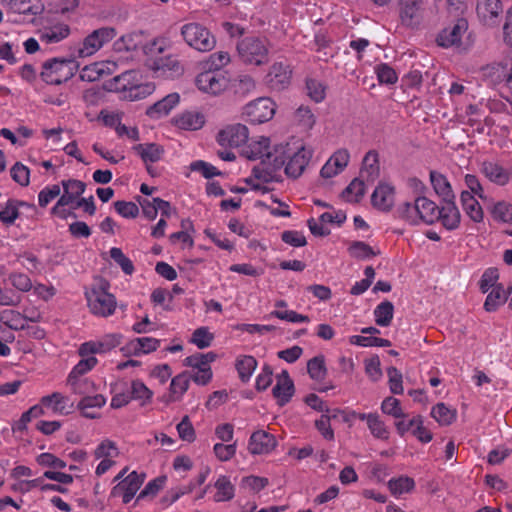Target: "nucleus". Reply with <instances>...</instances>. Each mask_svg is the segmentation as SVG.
Returning a JSON list of instances; mask_svg holds the SVG:
<instances>
[{
	"label": "nucleus",
	"instance_id": "f257e3e1",
	"mask_svg": "<svg viewBox=\"0 0 512 512\" xmlns=\"http://www.w3.org/2000/svg\"><path fill=\"white\" fill-rule=\"evenodd\" d=\"M312 156L313 149L301 140L276 144L269 155L270 166L253 168L252 175L247 177L246 182L251 184L253 189L262 190L264 184L278 179L281 169H284L288 177L298 178L305 171Z\"/></svg>",
	"mask_w": 512,
	"mask_h": 512
},
{
	"label": "nucleus",
	"instance_id": "f03ea898",
	"mask_svg": "<svg viewBox=\"0 0 512 512\" xmlns=\"http://www.w3.org/2000/svg\"><path fill=\"white\" fill-rule=\"evenodd\" d=\"M115 61L98 62V89L116 93L123 100L137 101L144 99L155 91L152 82H143L139 71L128 70L112 78H106L117 71Z\"/></svg>",
	"mask_w": 512,
	"mask_h": 512
},
{
	"label": "nucleus",
	"instance_id": "7ed1b4c3",
	"mask_svg": "<svg viewBox=\"0 0 512 512\" xmlns=\"http://www.w3.org/2000/svg\"><path fill=\"white\" fill-rule=\"evenodd\" d=\"M95 353L96 345L93 342L83 343L79 348V355L82 359L72 368L66 379V383L73 393L85 397L91 396L94 392V380L86 375L96 366Z\"/></svg>",
	"mask_w": 512,
	"mask_h": 512
},
{
	"label": "nucleus",
	"instance_id": "20e7f679",
	"mask_svg": "<svg viewBox=\"0 0 512 512\" xmlns=\"http://www.w3.org/2000/svg\"><path fill=\"white\" fill-rule=\"evenodd\" d=\"M398 214L411 225L432 224L438 219V207L427 197L419 196L413 202L399 205Z\"/></svg>",
	"mask_w": 512,
	"mask_h": 512
},
{
	"label": "nucleus",
	"instance_id": "39448f33",
	"mask_svg": "<svg viewBox=\"0 0 512 512\" xmlns=\"http://www.w3.org/2000/svg\"><path fill=\"white\" fill-rule=\"evenodd\" d=\"M241 61L247 65L262 66L268 62L269 46L265 39L246 37L237 45Z\"/></svg>",
	"mask_w": 512,
	"mask_h": 512
},
{
	"label": "nucleus",
	"instance_id": "423d86ee",
	"mask_svg": "<svg viewBox=\"0 0 512 512\" xmlns=\"http://www.w3.org/2000/svg\"><path fill=\"white\" fill-rule=\"evenodd\" d=\"M228 73L220 69H206L200 72L195 79V85L202 93L218 96L229 87Z\"/></svg>",
	"mask_w": 512,
	"mask_h": 512
},
{
	"label": "nucleus",
	"instance_id": "0eeeda50",
	"mask_svg": "<svg viewBox=\"0 0 512 512\" xmlns=\"http://www.w3.org/2000/svg\"><path fill=\"white\" fill-rule=\"evenodd\" d=\"M181 35L184 41L195 50L207 52L216 45L215 37L199 23H188L182 26Z\"/></svg>",
	"mask_w": 512,
	"mask_h": 512
},
{
	"label": "nucleus",
	"instance_id": "6e6552de",
	"mask_svg": "<svg viewBox=\"0 0 512 512\" xmlns=\"http://www.w3.org/2000/svg\"><path fill=\"white\" fill-rule=\"evenodd\" d=\"M481 77L488 85L497 87L512 82V56L493 62L481 69Z\"/></svg>",
	"mask_w": 512,
	"mask_h": 512
},
{
	"label": "nucleus",
	"instance_id": "1a4fd4ad",
	"mask_svg": "<svg viewBox=\"0 0 512 512\" xmlns=\"http://www.w3.org/2000/svg\"><path fill=\"white\" fill-rule=\"evenodd\" d=\"M40 76L47 84L60 85L73 76V63L57 58L48 60L43 64Z\"/></svg>",
	"mask_w": 512,
	"mask_h": 512
},
{
	"label": "nucleus",
	"instance_id": "9d476101",
	"mask_svg": "<svg viewBox=\"0 0 512 512\" xmlns=\"http://www.w3.org/2000/svg\"><path fill=\"white\" fill-rule=\"evenodd\" d=\"M276 104L269 97H260L243 107V115L254 124L271 120L276 112Z\"/></svg>",
	"mask_w": 512,
	"mask_h": 512
},
{
	"label": "nucleus",
	"instance_id": "9b49d317",
	"mask_svg": "<svg viewBox=\"0 0 512 512\" xmlns=\"http://www.w3.org/2000/svg\"><path fill=\"white\" fill-rule=\"evenodd\" d=\"M468 22L464 18L457 19L453 24L444 28L437 37V43L444 47H455L459 50H465L464 38L467 35Z\"/></svg>",
	"mask_w": 512,
	"mask_h": 512
},
{
	"label": "nucleus",
	"instance_id": "f8f14e48",
	"mask_svg": "<svg viewBox=\"0 0 512 512\" xmlns=\"http://www.w3.org/2000/svg\"><path fill=\"white\" fill-rule=\"evenodd\" d=\"M62 186L64 193L62 194L61 203H69L70 208H80L85 206V211L90 214L94 211L93 196L89 197V201L80 198L85 190V184L79 180H63Z\"/></svg>",
	"mask_w": 512,
	"mask_h": 512
},
{
	"label": "nucleus",
	"instance_id": "ddd939ff",
	"mask_svg": "<svg viewBox=\"0 0 512 512\" xmlns=\"http://www.w3.org/2000/svg\"><path fill=\"white\" fill-rule=\"evenodd\" d=\"M292 69L285 61H275L268 69L264 82L272 91H283L291 83Z\"/></svg>",
	"mask_w": 512,
	"mask_h": 512
},
{
	"label": "nucleus",
	"instance_id": "4468645a",
	"mask_svg": "<svg viewBox=\"0 0 512 512\" xmlns=\"http://www.w3.org/2000/svg\"><path fill=\"white\" fill-rule=\"evenodd\" d=\"M273 147L270 146V139L266 136H257L250 140L243 149L242 154L250 160L260 159V163L253 168H268L270 166L269 155L272 154Z\"/></svg>",
	"mask_w": 512,
	"mask_h": 512
},
{
	"label": "nucleus",
	"instance_id": "2eb2a0df",
	"mask_svg": "<svg viewBox=\"0 0 512 512\" xmlns=\"http://www.w3.org/2000/svg\"><path fill=\"white\" fill-rule=\"evenodd\" d=\"M340 413L343 414L344 421H350L354 418L366 421L367 428L374 438L379 440H387L389 438V429L377 413H357L355 411H341Z\"/></svg>",
	"mask_w": 512,
	"mask_h": 512
},
{
	"label": "nucleus",
	"instance_id": "dca6fc26",
	"mask_svg": "<svg viewBox=\"0 0 512 512\" xmlns=\"http://www.w3.org/2000/svg\"><path fill=\"white\" fill-rule=\"evenodd\" d=\"M123 113L116 110H102L98 119L101 118L103 124L113 128L119 137H126L129 140L137 141L139 139V131L134 126H126L121 124Z\"/></svg>",
	"mask_w": 512,
	"mask_h": 512
},
{
	"label": "nucleus",
	"instance_id": "f3484780",
	"mask_svg": "<svg viewBox=\"0 0 512 512\" xmlns=\"http://www.w3.org/2000/svg\"><path fill=\"white\" fill-rule=\"evenodd\" d=\"M248 138V128L240 123L225 126L217 135V141L221 146L231 148L242 146L248 141Z\"/></svg>",
	"mask_w": 512,
	"mask_h": 512
},
{
	"label": "nucleus",
	"instance_id": "a211bd4d",
	"mask_svg": "<svg viewBox=\"0 0 512 512\" xmlns=\"http://www.w3.org/2000/svg\"><path fill=\"white\" fill-rule=\"evenodd\" d=\"M502 12L503 5L501 0H477L476 14L479 21L485 26H497Z\"/></svg>",
	"mask_w": 512,
	"mask_h": 512
},
{
	"label": "nucleus",
	"instance_id": "6ab92c4d",
	"mask_svg": "<svg viewBox=\"0 0 512 512\" xmlns=\"http://www.w3.org/2000/svg\"><path fill=\"white\" fill-rule=\"evenodd\" d=\"M145 480V474H138L132 471L125 478H123L113 489L115 495H121L124 503H129Z\"/></svg>",
	"mask_w": 512,
	"mask_h": 512
},
{
	"label": "nucleus",
	"instance_id": "aec40b11",
	"mask_svg": "<svg viewBox=\"0 0 512 512\" xmlns=\"http://www.w3.org/2000/svg\"><path fill=\"white\" fill-rule=\"evenodd\" d=\"M349 161V151L345 148H340L336 150L323 165L320 175L326 179L333 178L344 171Z\"/></svg>",
	"mask_w": 512,
	"mask_h": 512
},
{
	"label": "nucleus",
	"instance_id": "412c9836",
	"mask_svg": "<svg viewBox=\"0 0 512 512\" xmlns=\"http://www.w3.org/2000/svg\"><path fill=\"white\" fill-rule=\"evenodd\" d=\"M171 122L178 129L196 131L204 126L206 118L205 115L198 110H186L175 115Z\"/></svg>",
	"mask_w": 512,
	"mask_h": 512
},
{
	"label": "nucleus",
	"instance_id": "4be33fe9",
	"mask_svg": "<svg viewBox=\"0 0 512 512\" xmlns=\"http://www.w3.org/2000/svg\"><path fill=\"white\" fill-rule=\"evenodd\" d=\"M277 445L272 434L264 430L255 431L249 439L248 450L253 455L269 454Z\"/></svg>",
	"mask_w": 512,
	"mask_h": 512
},
{
	"label": "nucleus",
	"instance_id": "5701e85b",
	"mask_svg": "<svg viewBox=\"0 0 512 512\" xmlns=\"http://www.w3.org/2000/svg\"><path fill=\"white\" fill-rule=\"evenodd\" d=\"M373 207L381 211H389L395 202V188L387 182H380L371 196Z\"/></svg>",
	"mask_w": 512,
	"mask_h": 512
},
{
	"label": "nucleus",
	"instance_id": "b1692460",
	"mask_svg": "<svg viewBox=\"0 0 512 512\" xmlns=\"http://www.w3.org/2000/svg\"><path fill=\"white\" fill-rule=\"evenodd\" d=\"M180 95L177 92L170 93L149 106L146 110V115L151 119H161L170 114L180 103Z\"/></svg>",
	"mask_w": 512,
	"mask_h": 512
},
{
	"label": "nucleus",
	"instance_id": "393cba45",
	"mask_svg": "<svg viewBox=\"0 0 512 512\" xmlns=\"http://www.w3.org/2000/svg\"><path fill=\"white\" fill-rule=\"evenodd\" d=\"M40 406L50 409L53 413L59 415H68L73 411V403L70 402L69 397L60 392H54L50 395L44 396L40 400Z\"/></svg>",
	"mask_w": 512,
	"mask_h": 512
},
{
	"label": "nucleus",
	"instance_id": "a878e982",
	"mask_svg": "<svg viewBox=\"0 0 512 512\" xmlns=\"http://www.w3.org/2000/svg\"><path fill=\"white\" fill-rule=\"evenodd\" d=\"M70 35V27L64 22H55L39 30V39L45 44H56Z\"/></svg>",
	"mask_w": 512,
	"mask_h": 512
},
{
	"label": "nucleus",
	"instance_id": "bb28decb",
	"mask_svg": "<svg viewBox=\"0 0 512 512\" xmlns=\"http://www.w3.org/2000/svg\"><path fill=\"white\" fill-rule=\"evenodd\" d=\"M119 450L110 440H104L98 445V475L107 472L116 463Z\"/></svg>",
	"mask_w": 512,
	"mask_h": 512
},
{
	"label": "nucleus",
	"instance_id": "cd10ccee",
	"mask_svg": "<svg viewBox=\"0 0 512 512\" xmlns=\"http://www.w3.org/2000/svg\"><path fill=\"white\" fill-rule=\"evenodd\" d=\"M481 172L492 183L505 186L510 181V173L497 162L485 161L481 165Z\"/></svg>",
	"mask_w": 512,
	"mask_h": 512
},
{
	"label": "nucleus",
	"instance_id": "c85d7f7f",
	"mask_svg": "<svg viewBox=\"0 0 512 512\" xmlns=\"http://www.w3.org/2000/svg\"><path fill=\"white\" fill-rule=\"evenodd\" d=\"M422 0H399L400 18L404 25L411 26L421 17Z\"/></svg>",
	"mask_w": 512,
	"mask_h": 512
},
{
	"label": "nucleus",
	"instance_id": "c756f323",
	"mask_svg": "<svg viewBox=\"0 0 512 512\" xmlns=\"http://www.w3.org/2000/svg\"><path fill=\"white\" fill-rule=\"evenodd\" d=\"M444 202L441 209H438V219L447 230H454L458 228L461 220L459 209L454 200Z\"/></svg>",
	"mask_w": 512,
	"mask_h": 512
},
{
	"label": "nucleus",
	"instance_id": "7c9ffc66",
	"mask_svg": "<svg viewBox=\"0 0 512 512\" xmlns=\"http://www.w3.org/2000/svg\"><path fill=\"white\" fill-rule=\"evenodd\" d=\"M429 178L434 192L440 198H442L443 201H450L455 199L452 186L444 174L432 170L430 171Z\"/></svg>",
	"mask_w": 512,
	"mask_h": 512
},
{
	"label": "nucleus",
	"instance_id": "2f4dec72",
	"mask_svg": "<svg viewBox=\"0 0 512 512\" xmlns=\"http://www.w3.org/2000/svg\"><path fill=\"white\" fill-rule=\"evenodd\" d=\"M294 393V385L288 373L283 371L277 377V383L273 388V395L280 405H285Z\"/></svg>",
	"mask_w": 512,
	"mask_h": 512
},
{
	"label": "nucleus",
	"instance_id": "473e14b6",
	"mask_svg": "<svg viewBox=\"0 0 512 512\" xmlns=\"http://www.w3.org/2000/svg\"><path fill=\"white\" fill-rule=\"evenodd\" d=\"M477 195H473L468 191H463L460 195L461 205L467 216L474 222L483 220V210L480 206Z\"/></svg>",
	"mask_w": 512,
	"mask_h": 512
},
{
	"label": "nucleus",
	"instance_id": "72a5a7b5",
	"mask_svg": "<svg viewBox=\"0 0 512 512\" xmlns=\"http://www.w3.org/2000/svg\"><path fill=\"white\" fill-rule=\"evenodd\" d=\"M160 346V340L153 337H141L132 340L128 344V353L141 356L156 351Z\"/></svg>",
	"mask_w": 512,
	"mask_h": 512
},
{
	"label": "nucleus",
	"instance_id": "f704fd0d",
	"mask_svg": "<svg viewBox=\"0 0 512 512\" xmlns=\"http://www.w3.org/2000/svg\"><path fill=\"white\" fill-rule=\"evenodd\" d=\"M388 489L390 493L396 497L399 498L403 496L404 494H409L413 492L415 489V481L413 478L407 476V475H400L397 477L391 478L387 482Z\"/></svg>",
	"mask_w": 512,
	"mask_h": 512
},
{
	"label": "nucleus",
	"instance_id": "c9c22d12",
	"mask_svg": "<svg viewBox=\"0 0 512 512\" xmlns=\"http://www.w3.org/2000/svg\"><path fill=\"white\" fill-rule=\"evenodd\" d=\"M380 173L379 158L375 151H369L362 163L361 177L366 178L367 181L373 182L378 178Z\"/></svg>",
	"mask_w": 512,
	"mask_h": 512
},
{
	"label": "nucleus",
	"instance_id": "e433bc0d",
	"mask_svg": "<svg viewBox=\"0 0 512 512\" xmlns=\"http://www.w3.org/2000/svg\"><path fill=\"white\" fill-rule=\"evenodd\" d=\"M216 493L214 495L215 502L229 501L234 497V486L230 478L226 475H220L214 483Z\"/></svg>",
	"mask_w": 512,
	"mask_h": 512
},
{
	"label": "nucleus",
	"instance_id": "4c0bfd02",
	"mask_svg": "<svg viewBox=\"0 0 512 512\" xmlns=\"http://www.w3.org/2000/svg\"><path fill=\"white\" fill-rule=\"evenodd\" d=\"M189 387V376L181 373L175 376L170 384L168 401L175 402L182 398Z\"/></svg>",
	"mask_w": 512,
	"mask_h": 512
},
{
	"label": "nucleus",
	"instance_id": "58836bf2",
	"mask_svg": "<svg viewBox=\"0 0 512 512\" xmlns=\"http://www.w3.org/2000/svg\"><path fill=\"white\" fill-rule=\"evenodd\" d=\"M153 391L150 390L141 380L131 382V399L139 402L140 406H146L151 403Z\"/></svg>",
	"mask_w": 512,
	"mask_h": 512
},
{
	"label": "nucleus",
	"instance_id": "ea45409f",
	"mask_svg": "<svg viewBox=\"0 0 512 512\" xmlns=\"http://www.w3.org/2000/svg\"><path fill=\"white\" fill-rule=\"evenodd\" d=\"M394 314V306L389 301L381 302L374 309V317L377 325L387 327L390 325Z\"/></svg>",
	"mask_w": 512,
	"mask_h": 512
},
{
	"label": "nucleus",
	"instance_id": "a19ab883",
	"mask_svg": "<svg viewBox=\"0 0 512 512\" xmlns=\"http://www.w3.org/2000/svg\"><path fill=\"white\" fill-rule=\"evenodd\" d=\"M116 307L117 301L113 294L98 292V316L108 317L115 312Z\"/></svg>",
	"mask_w": 512,
	"mask_h": 512
},
{
	"label": "nucleus",
	"instance_id": "79ce46f5",
	"mask_svg": "<svg viewBox=\"0 0 512 512\" xmlns=\"http://www.w3.org/2000/svg\"><path fill=\"white\" fill-rule=\"evenodd\" d=\"M365 194V184L362 179L355 178L343 192V198L351 203L359 202Z\"/></svg>",
	"mask_w": 512,
	"mask_h": 512
},
{
	"label": "nucleus",
	"instance_id": "37998d69",
	"mask_svg": "<svg viewBox=\"0 0 512 512\" xmlns=\"http://www.w3.org/2000/svg\"><path fill=\"white\" fill-rule=\"evenodd\" d=\"M431 416L440 425H449L455 420L456 411L454 409L449 408L444 403H438L432 408Z\"/></svg>",
	"mask_w": 512,
	"mask_h": 512
},
{
	"label": "nucleus",
	"instance_id": "c03bdc74",
	"mask_svg": "<svg viewBox=\"0 0 512 512\" xmlns=\"http://www.w3.org/2000/svg\"><path fill=\"white\" fill-rule=\"evenodd\" d=\"M136 150L145 162H157L163 155V148L160 145L149 143L139 144Z\"/></svg>",
	"mask_w": 512,
	"mask_h": 512
},
{
	"label": "nucleus",
	"instance_id": "a18cd8bd",
	"mask_svg": "<svg viewBox=\"0 0 512 512\" xmlns=\"http://www.w3.org/2000/svg\"><path fill=\"white\" fill-rule=\"evenodd\" d=\"M349 254L356 259H370L377 255V252L368 244L362 241H354L348 248Z\"/></svg>",
	"mask_w": 512,
	"mask_h": 512
},
{
	"label": "nucleus",
	"instance_id": "49530a36",
	"mask_svg": "<svg viewBox=\"0 0 512 512\" xmlns=\"http://www.w3.org/2000/svg\"><path fill=\"white\" fill-rule=\"evenodd\" d=\"M257 367V361L252 356H242L236 362V368L240 378L247 381L252 376Z\"/></svg>",
	"mask_w": 512,
	"mask_h": 512
},
{
	"label": "nucleus",
	"instance_id": "de8ad7c7",
	"mask_svg": "<svg viewBox=\"0 0 512 512\" xmlns=\"http://www.w3.org/2000/svg\"><path fill=\"white\" fill-rule=\"evenodd\" d=\"M21 204L16 200H8L0 210V221L5 225H12L19 217V206Z\"/></svg>",
	"mask_w": 512,
	"mask_h": 512
},
{
	"label": "nucleus",
	"instance_id": "09e8293b",
	"mask_svg": "<svg viewBox=\"0 0 512 512\" xmlns=\"http://www.w3.org/2000/svg\"><path fill=\"white\" fill-rule=\"evenodd\" d=\"M307 371L309 376L316 381H322L327 373L323 356H316L307 363Z\"/></svg>",
	"mask_w": 512,
	"mask_h": 512
},
{
	"label": "nucleus",
	"instance_id": "8fccbe9b",
	"mask_svg": "<svg viewBox=\"0 0 512 512\" xmlns=\"http://www.w3.org/2000/svg\"><path fill=\"white\" fill-rule=\"evenodd\" d=\"M381 411L395 419L405 418L406 414L401 407V403L397 398L392 396L386 397L381 403Z\"/></svg>",
	"mask_w": 512,
	"mask_h": 512
},
{
	"label": "nucleus",
	"instance_id": "3c124183",
	"mask_svg": "<svg viewBox=\"0 0 512 512\" xmlns=\"http://www.w3.org/2000/svg\"><path fill=\"white\" fill-rule=\"evenodd\" d=\"M215 355L213 353H207V354H194L191 356H188L184 360V365L191 367L196 370H200L201 368H209L210 363L214 361Z\"/></svg>",
	"mask_w": 512,
	"mask_h": 512
},
{
	"label": "nucleus",
	"instance_id": "603ef678",
	"mask_svg": "<svg viewBox=\"0 0 512 512\" xmlns=\"http://www.w3.org/2000/svg\"><path fill=\"white\" fill-rule=\"evenodd\" d=\"M505 300V290L500 286H496L487 295L486 301L484 303V308L488 312L495 311L500 305H502L505 302Z\"/></svg>",
	"mask_w": 512,
	"mask_h": 512
},
{
	"label": "nucleus",
	"instance_id": "864d4df0",
	"mask_svg": "<svg viewBox=\"0 0 512 512\" xmlns=\"http://www.w3.org/2000/svg\"><path fill=\"white\" fill-rule=\"evenodd\" d=\"M143 42V35L141 33H131L122 36L120 40L115 43V48L121 50H137L141 47Z\"/></svg>",
	"mask_w": 512,
	"mask_h": 512
},
{
	"label": "nucleus",
	"instance_id": "5fc2aeb1",
	"mask_svg": "<svg viewBox=\"0 0 512 512\" xmlns=\"http://www.w3.org/2000/svg\"><path fill=\"white\" fill-rule=\"evenodd\" d=\"M109 257L122 269L125 274L131 275L134 272V265L132 261L124 255L120 248H111L109 251Z\"/></svg>",
	"mask_w": 512,
	"mask_h": 512
},
{
	"label": "nucleus",
	"instance_id": "6e6d98bb",
	"mask_svg": "<svg viewBox=\"0 0 512 512\" xmlns=\"http://www.w3.org/2000/svg\"><path fill=\"white\" fill-rule=\"evenodd\" d=\"M377 79L382 84H394L398 80L395 70L387 63H380L375 67Z\"/></svg>",
	"mask_w": 512,
	"mask_h": 512
},
{
	"label": "nucleus",
	"instance_id": "4d7b16f0",
	"mask_svg": "<svg viewBox=\"0 0 512 512\" xmlns=\"http://www.w3.org/2000/svg\"><path fill=\"white\" fill-rule=\"evenodd\" d=\"M178 436L181 440L192 443L196 439L195 429L188 416H184L176 426Z\"/></svg>",
	"mask_w": 512,
	"mask_h": 512
},
{
	"label": "nucleus",
	"instance_id": "13d9d810",
	"mask_svg": "<svg viewBox=\"0 0 512 512\" xmlns=\"http://www.w3.org/2000/svg\"><path fill=\"white\" fill-rule=\"evenodd\" d=\"M269 484L266 477L250 475L242 478L241 487L253 493H258Z\"/></svg>",
	"mask_w": 512,
	"mask_h": 512
},
{
	"label": "nucleus",
	"instance_id": "bf43d9fd",
	"mask_svg": "<svg viewBox=\"0 0 512 512\" xmlns=\"http://www.w3.org/2000/svg\"><path fill=\"white\" fill-rule=\"evenodd\" d=\"M230 63V55L225 51H218L211 54L204 62L203 67L206 69H220Z\"/></svg>",
	"mask_w": 512,
	"mask_h": 512
},
{
	"label": "nucleus",
	"instance_id": "052dcab7",
	"mask_svg": "<svg viewBox=\"0 0 512 512\" xmlns=\"http://www.w3.org/2000/svg\"><path fill=\"white\" fill-rule=\"evenodd\" d=\"M195 483H190L187 486H179L167 491L166 495L162 498V503L169 506L180 499L183 495L192 492L195 488Z\"/></svg>",
	"mask_w": 512,
	"mask_h": 512
},
{
	"label": "nucleus",
	"instance_id": "680f3d73",
	"mask_svg": "<svg viewBox=\"0 0 512 512\" xmlns=\"http://www.w3.org/2000/svg\"><path fill=\"white\" fill-rule=\"evenodd\" d=\"M492 216L495 220L512 223V204L500 201L493 206Z\"/></svg>",
	"mask_w": 512,
	"mask_h": 512
},
{
	"label": "nucleus",
	"instance_id": "e2e57ef3",
	"mask_svg": "<svg viewBox=\"0 0 512 512\" xmlns=\"http://www.w3.org/2000/svg\"><path fill=\"white\" fill-rule=\"evenodd\" d=\"M237 451L236 443L224 444V443H216L213 446V453L215 457L221 462L230 461L235 455Z\"/></svg>",
	"mask_w": 512,
	"mask_h": 512
},
{
	"label": "nucleus",
	"instance_id": "0e129e2a",
	"mask_svg": "<svg viewBox=\"0 0 512 512\" xmlns=\"http://www.w3.org/2000/svg\"><path fill=\"white\" fill-rule=\"evenodd\" d=\"M213 334L206 327L196 329L191 337V342L200 349L207 348L211 345Z\"/></svg>",
	"mask_w": 512,
	"mask_h": 512
},
{
	"label": "nucleus",
	"instance_id": "69168bd1",
	"mask_svg": "<svg viewBox=\"0 0 512 512\" xmlns=\"http://www.w3.org/2000/svg\"><path fill=\"white\" fill-rule=\"evenodd\" d=\"M12 179L21 186H27L30 182V170L20 162L15 163L10 169Z\"/></svg>",
	"mask_w": 512,
	"mask_h": 512
},
{
	"label": "nucleus",
	"instance_id": "338daca9",
	"mask_svg": "<svg viewBox=\"0 0 512 512\" xmlns=\"http://www.w3.org/2000/svg\"><path fill=\"white\" fill-rule=\"evenodd\" d=\"M96 53V30L91 32L77 49L78 58H86Z\"/></svg>",
	"mask_w": 512,
	"mask_h": 512
},
{
	"label": "nucleus",
	"instance_id": "774afa93",
	"mask_svg": "<svg viewBox=\"0 0 512 512\" xmlns=\"http://www.w3.org/2000/svg\"><path fill=\"white\" fill-rule=\"evenodd\" d=\"M411 433L422 443H428L432 440V433L424 426L420 415L414 416V426H412Z\"/></svg>",
	"mask_w": 512,
	"mask_h": 512
}]
</instances>
